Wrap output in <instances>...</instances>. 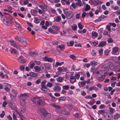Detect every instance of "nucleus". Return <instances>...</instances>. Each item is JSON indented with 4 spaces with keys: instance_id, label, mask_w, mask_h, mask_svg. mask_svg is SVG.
<instances>
[{
    "instance_id": "f257e3e1",
    "label": "nucleus",
    "mask_w": 120,
    "mask_h": 120,
    "mask_svg": "<svg viewBox=\"0 0 120 120\" xmlns=\"http://www.w3.org/2000/svg\"><path fill=\"white\" fill-rule=\"evenodd\" d=\"M39 111L42 114L41 115V117L43 119H48L51 117V114L48 112L44 109H40Z\"/></svg>"
},
{
    "instance_id": "f03ea898",
    "label": "nucleus",
    "mask_w": 120,
    "mask_h": 120,
    "mask_svg": "<svg viewBox=\"0 0 120 120\" xmlns=\"http://www.w3.org/2000/svg\"><path fill=\"white\" fill-rule=\"evenodd\" d=\"M15 39L19 42L22 44L26 43L28 44L27 42V40L24 37H20L19 36H16L15 38Z\"/></svg>"
},
{
    "instance_id": "7ed1b4c3",
    "label": "nucleus",
    "mask_w": 120,
    "mask_h": 120,
    "mask_svg": "<svg viewBox=\"0 0 120 120\" xmlns=\"http://www.w3.org/2000/svg\"><path fill=\"white\" fill-rule=\"evenodd\" d=\"M20 96L22 97L21 98L20 101V104L22 106H23L25 104V100L26 99V97H27V95L25 93L21 94Z\"/></svg>"
},
{
    "instance_id": "20e7f679",
    "label": "nucleus",
    "mask_w": 120,
    "mask_h": 120,
    "mask_svg": "<svg viewBox=\"0 0 120 120\" xmlns=\"http://www.w3.org/2000/svg\"><path fill=\"white\" fill-rule=\"evenodd\" d=\"M51 105L55 108V110L56 112L61 113L62 110L61 106L58 105H56L54 103H51Z\"/></svg>"
},
{
    "instance_id": "39448f33",
    "label": "nucleus",
    "mask_w": 120,
    "mask_h": 120,
    "mask_svg": "<svg viewBox=\"0 0 120 120\" xmlns=\"http://www.w3.org/2000/svg\"><path fill=\"white\" fill-rule=\"evenodd\" d=\"M45 103L44 99L42 98H39L37 105H38L44 106L45 105Z\"/></svg>"
},
{
    "instance_id": "423d86ee",
    "label": "nucleus",
    "mask_w": 120,
    "mask_h": 120,
    "mask_svg": "<svg viewBox=\"0 0 120 120\" xmlns=\"http://www.w3.org/2000/svg\"><path fill=\"white\" fill-rule=\"evenodd\" d=\"M10 41L11 44L12 46L18 50H20V47L17 45L16 43L15 42L12 40H10Z\"/></svg>"
},
{
    "instance_id": "0eeeda50",
    "label": "nucleus",
    "mask_w": 120,
    "mask_h": 120,
    "mask_svg": "<svg viewBox=\"0 0 120 120\" xmlns=\"http://www.w3.org/2000/svg\"><path fill=\"white\" fill-rule=\"evenodd\" d=\"M66 18L68 19H70L73 17V14L71 11H67L65 13Z\"/></svg>"
},
{
    "instance_id": "6e6552de",
    "label": "nucleus",
    "mask_w": 120,
    "mask_h": 120,
    "mask_svg": "<svg viewBox=\"0 0 120 120\" xmlns=\"http://www.w3.org/2000/svg\"><path fill=\"white\" fill-rule=\"evenodd\" d=\"M18 62L20 63H23L26 62V60H25L23 57L22 56H20L18 59Z\"/></svg>"
},
{
    "instance_id": "1a4fd4ad",
    "label": "nucleus",
    "mask_w": 120,
    "mask_h": 120,
    "mask_svg": "<svg viewBox=\"0 0 120 120\" xmlns=\"http://www.w3.org/2000/svg\"><path fill=\"white\" fill-rule=\"evenodd\" d=\"M70 81L72 84H73L76 81V79L75 77L71 74L70 76Z\"/></svg>"
},
{
    "instance_id": "9d476101",
    "label": "nucleus",
    "mask_w": 120,
    "mask_h": 120,
    "mask_svg": "<svg viewBox=\"0 0 120 120\" xmlns=\"http://www.w3.org/2000/svg\"><path fill=\"white\" fill-rule=\"evenodd\" d=\"M106 74V73L105 72L104 74V75H102L101 77H98V80L100 82H102L104 80L105 78V75H107Z\"/></svg>"
},
{
    "instance_id": "9b49d317",
    "label": "nucleus",
    "mask_w": 120,
    "mask_h": 120,
    "mask_svg": "<svg viewBox=\"0 0 120 120\" xmlns=\"http://www.w3.org/2000/svg\"><path fill=\"white\" fill-rule=\"evenodd\" d=\"M104 118L107 120H110L111 119V117L108 113L105 112L103 116Z\"/></svg>"
},
{
    "instance_id": "f8f14e48",
    "label": "nucleus",
    "mask_w": 120,
    "mask_h": 120,
    "mask_svg": "<svg viewBox=\"0 0 120 120\" xmlns=\"http://www.w3.org/2000/svg\"><path fill=\"white\" fill-rule=\"evenodd\" d=\"M6 85V87L4 88L5 90L7 92H9L10 90V88L11 87V85L6 83H5Z\"/></svg>"
},
{
    "instance_id": "ddd939ff",
    "label": "nucleus",
    "mask_w": 120,
    "mask_h": 120,
    "mask_svg": "<svg viewBox=\"0 0 120 120\" xmlns=\"http://www.w3.org/2000/svg\"><path fill=\"white\" fill-rule=\"evenodd\" d=\"M3 22L4 24L7 26L9 25L11 23L10 22L8 21L7 19L6 18H4L3 20Z\"/></svg>"
},
{
    "instance_id": "4468645a",
    "label": "nucleus",
    "mask_w": 120,
    "mask_h": 120,
    "mask_svg": "<svg viewBox=\"0 0 120 120\" xmlns=\"http://www.w3.org/2000/svg\"><path fill=\"white\" fill-rule=\"evenodd\" d=\"M75 4L76 6H77L79 7H81L82 4L81 1L80 0H75Z\"/></svg>"
},
{
    "instance_id": "2eb2a0df",
    "label": "nucleus",
    "mask_w": 120,
    "mask_h": 120,
    "mask_svg": "<svg viewBox=\"0 0 120 120\" xmlns=\"http://www.w3.org/2000/svg\"><path fill=\"white\" fill-rule=\"evenodd\" d=\"M118 51V47H114L112 48V53L113 54H115L114 53L117 52Z\"/></svg>"
},
{
    "instance_id": "dca6fc26",
    "label": "nucleus",
    "mask_w": 120,
    "mask_h": 120,
    "mask_svg": "<svg viewBox=\"0 0 120 120\" xmlns=\"http://www.w3.org/2000/svg\"><path fill=\"white\" fill-rule=\"evenodd\" d=\"M61 87L59 86H56L54 87L53 88V90L55 91L59 92L61 90Z\"/></svg>"
},
{
    "instance_id": "f3484780",
    "label": "nucleus",
    "mask_w": 120,
    "mask_h": 120,
    "mask_svg": "<svg viewBox=\"0 0 120 120\" xmlns=\"http://www.w3.org/2000/svg\"><path fill=\"white\" fill-rule=\"evenodd\" d=\"M120 117V115L118 113H116L113 116V119L114 120H117Z\"/></svg>"
},
{
    "instance_id": "a211bd4d",
    "label": "nucleus",
    "mask_w": 120,
    "mask_h": 120,
    "mask_svg": "<svg viewBox=\"0 0 120 120\" xmlns=\"http://www.w3.org/2000/svg\"><path fill=\"white\" fill-rule=\"evenodd\" d=\"M39 98L38 97H36L33 98H31V100L34 103H36L37 104V102L38 101V99Z\"/></svg>"
},
{
    "instance_id": "6ab92c4d",
    "label": "nucleus",
    "mask_w": 120,
    "mask_h": 120,
    "mask_svg": "<svg viewBox=\"0 0 120 120\" xmlns=\"http://www.w3.org/2000/svg\"><path fill=\"white\" fill-rule=\"evenodd\" d=\"M30 12L32 15L34 16H35L37 12V10L34 9H31L30 11Z\"/></svg>"
},
{
    "instance_id": "aec40b11",
    "label": "nucleus",
    "mask_w": 120,
    "mask_h": 120,
    "mask_svg": "<svg viewBox=\"0 0 120 120\" xmlns=\"http://www.w3.org/2000/svg\"><path fill=\"white\" fill-rule=\"evenodd\" d=\"M107 65L109 66L110 69L112 70L114 68V66L113 64L111 62H108L107 63Z\"/></svg>"
},
{
    "instance_id": "412c9836",
    "label": "nucleus",
    "mask_w": 120,
    "mask_h": 120,
    "mask_svg": "<svg viewBox=\"0 0 120 120\" xmlns=\"http://www.w3.org/2000/svg\"><path fill=\"white\" fill-rule=\"evenodd\" d=\"M60 113L64 115H69L70 114V112H67L66 111L62 110Z\"/></svg>"
},
{
    "instance_id": "4be33fe9",
    "label": "nucleus",
    "mask_w": 120,
    "mask_h": 120,
    "mask_svg": "<svg viewBox=\"0 0 120 120\" xmlns=\"http://www.w3.org/2000/svg\"><path fill=\"white\" fill-rule=\"evenodd\" d=\"M26 111L25 109L24 108H22L19 112L20 114H23Z\"/></svg>"
},
{
    "instance_id": "5701e85b",
    "label": "nucleus",
    "mask_w": 120,
    "mask_h": 120,
    "mask_svg": "<svg viewBox=\"0 0 120 120\" xmlns=\"http://www.w3.org/2000/svg\"><path fill=\"white\" fill-rule=\"evenodd\" d=\"M106 44V42L105 41H101L98 45V46L99 47H102L105 45Z\"/></svg>"
},
{
    "instance_id": "b1692460",
    "label": "nucleus",
    "mask_w": 120,
    "mask_h": 120,
    "mask_svg": "<svg viewBox=\"0 0 120 120\" xmlns=\"http://www.w3.org/2000/svg\"><path fill=\"white\" fill-rule=\"evenodd\" d=\"M29 54L30 56L32 57L34 56L37 55L36 53L33 51L30 52Z\"/></svg>"
},
{
    "instance_id": "393cba45",
    "label": "nucleus",
    "mask_w": 120,
    "mask_h": 120,
    "mask_svg": "<svg viewBox=\"0 0 120 120\" xmlns=\"http://www.w3.org/2000/svg\"><path fill=\"white\" fill-rule=\"evenodd\" d=\"M45 66L44 64H41L40 67V70L42 71H44L45 70Z\"/></svg>"
},
{
    "instance_id": "a878e982",
    "label": "nucleus",
    "mask_w": 120,
    "mask_h": 120,
    "mask_svg": "<svg viewBox=\"0 0 120 120\" xmlns=\"http://www.w3.org/2000/svg\"><path fill=\"white\" fill-rule=\"evenodd\" d=\"M45 60L49 62H51L52 61L53 59L51 58H50L47 57H45Z\"/></svg>"
},
{
    "instance_id": "bb28decb",
    "label": "nucleus",
    "mask_w": 120,
    "mask_h": 120,
    "mask_svg": "<svg viewBox=\"0 0 120 120\" xmlns=\"http://www.w3.org/2000/svg\"><path fill=\"white\" fill-rule=\"evenodd\" d=\"M101 68H105V70L106 71H108L109 70V67L107 66V64H105L101 66Z\"/></svg>"
},
{
    "instance_id": "cd10ccee",
    "label": "nucleus",
    "mask_w": 120,
    "mask_h": 120,
    "mask_svg": "<svg viewBox=\"0 0 120 120\" xmlns=\"http://www.w3.org/2000/svg\"><path fill=\"white\" fill-rule=\"evenodd\" d=\"M109 109L110 113L112 114H113L115 112V110L113 108L110 107H109Z\"/></svg>"
},
{
    "instance_id": "c85d7f7f",
    "label": "nucleus",
    "mask_w": 120,
    "mask_h": 120,
    "mask_svg": "<svg viewBox=\"0 0 120 120\" xmlns=\"http://www.w3.org/2000/svg\"><path fill=\"white\" fill-rule=\"evenodd\" d=\"M55 21L57 22L60 21L61 20V18L60 16H57L55 17Z\"/></svg>"
},
{
    "instance_id": "c756f323",
    "label": "nucleus",
    "mask_w": 120,
    "mask_h": 120,
    "mask_svg": "<svg viewBox=\"0 0 120 120\" xmlns=\"http://www.w3.org/2000/svg\"><path fill=\"white\" fill-rule=\"evenodd\" d=\"M90 64V65H92V66H95L96 65H98V63L97 62H96L94 61H93L91 62Z\"/></svg>"
},
{
    "instance_id": "7c9ffc66",
    "label": "nucleus",
    "mask_w": 120,
    "mask_h": 120,
    "mask_svg": "<svg viewBox=\"0 0 120 120\" xmlns=\"http://www.w3.org/2000/svg\"><path fill=\"white\" fill-rule=\"evenodd\" d=\"M98 89L97 88V87H96L94 86H93L89 88L88 90L90 91L92 90H97Z\"/></svg>"
},
{
    "instance_id": "2f4dec72",
    "label": "nucleus",
    "mask_w": 120,
    "mask_h": 120,
    "mask_svg": "<svg viewBox=\"0 0 120 120\" xmlns=\"http://www.w3.org/2000/svg\"><path fill=\"white\" fill-rule=\"evenodd\" d=\"M38 75L37 74L35 73L34 72H31L30 73V76L33 77H36Z\"/></svg>"
},
{
    "instance_id": "473e14b6",
    "label": "nucleus",
    "mask_w": 120,
    "mask_h": 120,
    "mask_svg": "<svg viewBox=\"0 0 120 120\" xmlns=\"http://www.w3.org/2000/svg\"><path fill=\"white\" fill-rule=\"evenodd\" d=\"M16 113L18 115L20 118L22 120H24L25 118L22 115L20 114V113L18 111L16 112Z\"/></svg>"
},
{
    "instance_id": "72a5a7b5",
    "label": "nucleus",
    "mask_w": 120,
    "mask_h": 120,
    "mask_svg": "<svg viewBox=\"0 0 120 120\" xmlns=\"http://www.w3.org/2000/svg\"><path fill=\"white\" fill-rule=\"evenodd\" d=\"M63 78V77H60L56 79L57 81L59 82H62Z\"/></svg>"
},
{
    "instance_id": "f704fd0d",
    "label": "nucleus",
    "mask_w": 120,
    "mask_h": 120,
    "mask_svg": "<svg viewBox=\"0 0 120 120\" xmlns=\"http://www.w3.org/2000/svg\"><path fill=\"white\" fill-rule=\"evenodd\" d=\"M73 106L70 104H68L67 105V108L69 110H72L73 108Z\"/></svg>"
},
{
    "instance_id": "c9c22d12",
    "label": "nucleus",
    "mask_w": 120,
    "mask_h": 120,
    "mask_svg": "<svg viewBox=\"0 0 120 120\" xmlns=\"http://www.w3.org/2000/svg\"><path fill=\"white\" fill-rule=\"evenodd\" d=\"M66 99V97L65 96L61 97L60 98L58 99V100L60 101H64Z\"/></svg>"
},
{
    "instance_id": "e433bc0d",
    "label": "nucleus",
    "mask_w": 120,
    "mask_h": 120,
    "mask_svg": "<svg viewBox=\"0 0 120 120\" xmlns=\"http://www.w3.org/2000/svg\"><path fill=\"white\" fill-rule=\"evenodd\" d=\"M98 114H101L103 116L105 112L104 110H100L98 111Z\"/></svg>"
},
{
    "instance_id": "4c0bfd02",
    "label": "nucleus",
    "mask_w": 120,
    "mask_h": 120,
    "mask_svg": "<svg viewBox=\"0 0 120 120\" xmlns=\"http://www.w3.org/2000/svg\"><path fill=\"white\" fill-rule=\"evenodd\" d=\"M29 65H30V67L32 68H33L35 65V63L33 62H30Z\"/></svg>"
},
{
    "instance_id": "58836bf2",
    "label": "nucleus",
    "mask_w": 120,
    "mask_h": 120,
    "mask_svg": "<svg viewBox=\"0 0 120 120\" xmlns=\"http://www.w3.org/2000/svg\"><path fill=\"white\" fill-rule=\"evenodd\" d=\"M40 20L39 19L38 17H36L35 18L34 20V22L36 23H38L40 22Z\"/></svg>"
},
{
    "instance_id": "ea45409f",
    "label": "nucleus",
    "mask_w": 120,
    "mask_h": 120,
    "mask_svg": "<svg viewBox=\"0 0 120 120\" xmlns=\"http://www.w3.org/2000/svg\"><path fill=\"white\" fill-rule=\"evenodd\" d=\"M63 63V62L59 63L58 62H56L55 65L56 67H57L58 66L61 65Z\"/></svg>"
},
{
    "instance_id": "a19ab883",
    "label": "nucleus",
    "mask_w": 120,
    "mask_h": 120,
    "mask_svg": "<svg viewBox=\"0 0 120 120\" xmlns=\"http://www.w3.org/2000/svg\"><path fill=\"white\" fill-rule=\"evenodd\" d=\"M90 5H89L88 4H87L86 5L85 10V11H86L90 10Z\"/></svg>"
},
{
    "instance_id": "79ce46f5",
    "label": "nucleus",
    "mask_w": 120,
    "mask_h": 120,
    "mask_svg": "<svg viewBox=\"0 0 120 120\" xmlns=\"http://www.w3.org/2000/svg\"><path fill=\"white\" fill-rule=\"evenodd\" d=\"M71 27L73 30H76L77 28V26L76 25H74L71 26Z\"/></svg>"
},
{
    "instance_id": "37998d69",
    "label": "nucleus",
    "mask_w": 120,
    "mask_h": 120,
    "mask_svg": "<svg viewBox=\"0 0 120 120\" xmlns=\"http://www.w3.org/2000/svg\"><path fill=\"white\" fill-rule=\"evenodd\" d=\"M92 35L93 36L96 37H97L98 34L95 32L93 31L92 32Z\"/></svg>"
},
{
    "instance_id": "c03bdc74",
    "label": "nucleus",
    "mask_w": 120,
    "mask_h": 120,
    "mask_svg": "<svg viewBox=\"0 0 120 120\" xmlns=\"http://www.w3.org/2000/svg\"><path fill=\"white\" fill-rule=\"evenodd\" d=\"M53 85V84L52 82H49L46 84V86L49 88L51 87Z\"/></svg>"
},
{
    "instance_id": "a18cd8bd",
    "label": "nucleus",
    "mask_w": 120,
    "mask_h": 120,
    "mask_svg": "<svg viewBox=\"0 0 120 120\" xmlns=\"http://www.w3.org/2000/svg\"><path fill=\"white\" fill-rule=\"evenodd\" d=\"M10 52L11 53L16 54L17 53V51L15 49H13L11 50Z\"/></svg>"
},
{
    "instance_id": "49530a36",
    "label": "nucleus",
    "mask_w": 120,
    "mask_h": 120,
    "mask_svg": "<svg viewBox=\"0 0 120 120\" xmlns=\"http://www.w3.org/2000/svg\"><path fill=\"white\" fill-rule=\"evenodd\" d=\"M69 57L72 59L74 60H75L76 59V56L73 54L70 55Z\"/></svg>"
},
{
    "instance_id": "de8ad7c7",
    "label": "nucleus",
    "mask_w": 120,
    "mask_h": 120,
    "mask_svg": "<svg viewBox=\"0 0 120 120\" xmlns=\"http://www.w3.org/2000/svg\"><path fill=\"white\" fill-rule=\"evenodd\" d=\"M44 12V11L43 9H38V12L40 14H43Z\"/></svg>"
},
{
    "instance_id": "09e8293b",
    "label": "nucleus",
    "mask_w": 120,
    "mask_h": 120,
    "mask_svg": "<svg viewBox=\"0 0 120 120\" xmlns=\"http://www.w3.org/2000/svg\"><path fill=\"white\" fill-rule=\"evenodd\" d=\"M52 27L53 29L55 30H58L60 29L59 27L56 25H54L52 26Z\"/></svg>"
},
{
    "instance_id": "8fccbe9b",
    "label": "nucleus",
    "mask_w": 120,
    "mask_h": 120,
    "mask_svg": "<svg viewBox=\"0 0 120 120\" xmlns=\"http://www.w3.org/2000/svg\"><path fill=\"white\" fill-rule=\"evenodd\" d=\"M62 88L63 89L68 90L69 88V86L68 85H66L63 86Z\"/></svg>"
},
{
    "instance_id": "3c124183",
    "label": "nucleus",
    "mask_w": 120,
    "mask_h": 120,
    "mask_svg": "<svg viewBox=\"0 0 120 120\" xmlns=\"http://www.w3.org/2000/svg\"><path fill=\"white\" fill-rule=\"evenodd\" d=\"M101 10V8H99L98 10H95V13L96 15H98L99 14V12H100V11Z\"/></svg>"
},
{
    "instance_id": "603ef678",
    "label": "nucleus",
    "mask_w": 120,
    "mask_h": 120,
    "mask_svg": "<svg viewBox=\"0 0 120 120\" xmlns=\"http://www.w3.org/2000/svg\"><path fill=\"white\" fill-rule=\"evenodd\" d=\"M75 78L77 79H78L80 77V74L79 73H78L76 74H75Z\"/></svg>"
},
{
    "instance_id": "864d4df0",
    "label": "nucleus",
    "mask_w": 120,
    "mask_h": 120,
    "mask_svg": "<svg viewBox=\"0 0 120 120\" xmlns=\"http://www.w3.org/2000/svg\"><path fill=\"white\" fill-rule=\"evenodd\" d=\"M78 27L80 29H82L83 28L82 25L81 24L80 22L78 23Z\"/></svg>"
},
{
    "instance_id": "5fc2aeb1",
    "label": "nucleus",
    "mask_w": 120,
    "mask_h": 120,
    "mask_svg": "<svg viewBox=\"0 0 120 120\" xmlns=\"http://www.w3.org/2000/svg\"><path fill=\"white\" fill-rule=\"evenodd\" d=\"M50 94V96L51 97V100L53 101L54 102L56 100V98L54 96H52L51 94Z\"/></svg>"
},
{
    "instance_id": "6e6d98bb",
    "label": "nucleus",
    "mask_w": 120,
    "mask_h": 120,
    "mask_svg": "<svg viewBox=\"0 0 120 120\" xmlns=\"http://www.w3.org/2000/svg\"><path fill=\"white\" fill-rule=\"evenodd\" d=\"M106 16H105L104 15H101L99 17V18L101 20L103 19L106 18Z\"/></svg>"
},
{
    "instance_id": "4d7b16f0",
    "label": "nucleus",
    "mask_w": 120,
    "mask_h": 120,
    "mask_svg": "<svg viewBox=\"0 0 120 120\" xmlns=\"http://www.w3.org/2000/svg\"><path fill=\"white\" fill-rule=\"evenodd\" d=\"M79 83H80L82 86H83L86 84V81L85 80L83 81L82 82H79Z\"/></svg>"
},
{
    "instance_id": "13d9d810",
    "label": "nucleus",
    "mask_w": 120,
    "mask_h": 120,
    "mask_svg": "<svg viewBox=\"0 0 120 120\" xmlns=\"http://www.w3.org/2000/svg\"><path fill=\"white\" fill-rule=\"evenodd\" d=\"M48 31L49 32L53 34L55 33H53V30L51 28H49L48 29Z\"/></svg>"
},
{
    "instance_id": "bf43d9fd",
    "label": "nucleus",
    "mask_w": 120,
    "mask_h": 120,
    "mask_svg": "<svg viewBox=\"0 0 120 120\" xmlns=\"http://www.w3.org/2000/svg\"><path fill=\"white\" fill-rule=\"evenodd\" d=\"M99 52L100 56H101L103 53V49H101L98 50Z\"/></svg>"
},
{
    "instance_id": "052dcab7",
    "label": "nucleus",
    "mask_w": 120,
    "mask_h": 120,
    "mask_svg": "<svg viewBox=\"0 0 120 120\" xmlns=\"http://www.w3.org/2000/svg\"><path fill=\"white\" fill-rule=\"evenodd\" d=\"M35 70L38 71H39L40 70V68L38 66H35L34 67Z\"/></svg>"
},
{
    "instance_id": "680f3d73",
    "label": "nucleus",
    "mask_w": 120,
    "mask_h": 120,
    "mask_svg": "<svg viewBox=\"0 0 120 120\" xmlns=\"http://www.w3.org/2000/svg\"><path fill=\"white\" fill-rule=\"evenodd\" d=\"M65 45H59L58 46V48H60V49H62L64 47Z\"/></svg>"
},
{
    "instance_id": "e2e57ef3",
    "label": "nucleus",
    "mask_w": 120,
    "mask_h": 120,
    "mask_svg": "<svg viewBox=\"0 0 120 120\" xmlns=\"http://www.w3.org/2000/svg\"><path fill=\"white\" fill-rule=\"evenodd\" d=\"M51 11L52 13L54 14L56 13V11L55 10L52 8H51L50 10Z\"/></svg>"
},
{
    "instance_id": "0e129e2a",
    "label": "nucleus",
    "mask_w": 120,
    "mask_h": 120,
    "mask_svg": "<svg viewBox=\"0 0 120 120\" xmlns=\"http://www.w3.org/2000/svg\"><path fill=\"white\" fill-rule=\"evenodd\" d=\"M11 109L15 110L16 109V106L15 105H14L11 108Z\"/></svg>"
},
{
    "instance_id": "69168bd1",
    "label": "nucleus",
    "mask_w": 120,
    "mask_h": 120,
    "mask_svg": "<svg viewBox=\"0 0 120 120\" xmlns=\"http://www.w3.org/2000/svg\"><path fill=\"white\" fill-rule=\"evenodd\" d=\"M71 6L74 8L75 9L76 8V4L74 3H73L71 4Z\"/></svg>"
},
{
    "instance_id": "338daca9",
    "label": "nucleus",
    "mask_w": 120,
    "mask_h": 120,
    "mask_svg": "<svg viewBox=\"0 0 120 120\" xmlns=\"http://www.w3.org/2000/svg\"><path fill=\"white\" fill-rule=\"evenodd\" d=\"M108 42L109 43H112L113 42V40L111 38H109L108 40Z\"/></svg>"
},
{
    "instance_id": "774afa93",
    "label": "nucleus",
    "mask_w": 120,
    "mask_h": 120,
    "mask_svg": "<svg viewBox=\"0 0 120 120\" xmlns=\"http://www.w3.org/2000/svg\"><path fill=\"white\" fill-rule=\"evenodd\" d=\"M41 80L40 79H39L36 81L35 82L36 84H38L41 82Z\"/></svg>"
}]
</instances>
